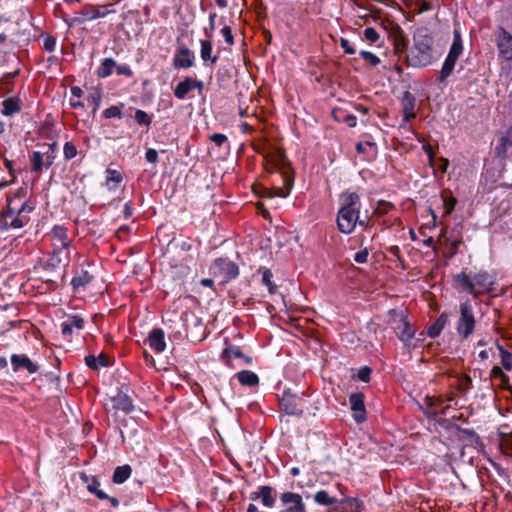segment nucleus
<instances>
[{
    "label": "nucleus",
    "mask_w": 512,
    "mask_h": 512,
    "mask_svg": "<svg viewBox=\"0 0 512 512\" xmlns=\"http://www.w3.org/2000/svg\"><path fill=\"white\" fill-rule=\"evenodd\" d=\"M433 37L426 28H420L413 34V44L406 50V63L414 68H424L432 64Z\"/></svg>",
    "instance_id": "f257e3e1"
},
{
    "label": "nucleus",
    "mask_w": 512,
    "mask_h": 512,
    "mask_svg": "<svg viewBox=\"0 0 512 512\" xmlns=\"http://www.w3.org/2000/svg\"><path fill=\"white\" fill-rule=\"evenodd\" d=\"M341 207L337 213V226L340 232L350 234L354 231L357 223L364 226L365 222L359 220L360 197L356 192H347L341 196Z\"/></svg>",
    "instance_id": "f03ea898"
},
{
    "label": "nucleus",
    "mask_w": 512,
    "mask_h": 512,
    "mask_svg": "<svg viewBox=\"0 0 512 512\" xmlns=\"http://www.w3.org/2000/svg\"><path fill=\"white\" fill-rule=\"evenodd\" d=\"M20 200L18 195H15L8 203L7 209L2 212V227L20 229L24 227L29 221V214L35 209L29 201Z\"/></svg>",
    "instance_id": "7ed1b4c3"
},
{
    "label": "nucleus",
    "mask_w": 512,
    "mask_h": 512,
    "mask_svg": "<svg viewBox=\"0 0 512 512\" xmlns=\"http://www.w3.org/2000/svg\"><path fill=\"white\" fill-rule=\"evenodd\" d=\"M476 327L474 308L470 300L461 302L459 305V318L456 323L458 336L465 340L469 338Z\"/></svg>",
    "instance_id": "20e7f679"
},
{
    "label": "nucleus",
    "mask_w": 512,
    "mask_h": 512,
    "mask_svg": "<svg viewBox=\"0 0 512 512\" xmlns=\"http://www.w3.org/2000/svg\"><path fill=\"white\" fill-rule=\"evenodd\" d=\"M463 52V42L461 33L458 29L453 31V42L448 52V55L442 65L439 75V82H444L453 72L455 64Z\"/></svg>",
    "instance_id": "39448f33"
},
{
    "label": "nucleus",
    "mask_w": 512,
    "mask_h": 512,
    "mask_svg": "<svg viewBox=\"0 0 512 512\" xmlns=\"http://www.w3.org/2000/svg\"><path fill=\"white\" fill-rule=\"evenodd\" d=\"M44 151H34L30 157L31 171L40 173L43 168L48 169L54 163L57 153V143L43 144Z\"/></svg>",
    "instance_id": "423d86ee"
},
{
    "label": "nucleus",
    "mask_w": 512,
    "mask_h": 512,
    "mask_svg": "<svg viewBox=\"0 0 512 512\" xmlns=\"http://www.w3.org/2000/svg\"><path fill=\"white\" fill-rule=\"evenodd\" d=\"M275 166L283 169V182L284 185L282 187H275L271 192H269V197H280V198H286L292 187H293V176L290 174V172L286 169L287 159L285 155L281 152H278L273 159Z\"/></svg>",
    "instance_id": "0eeeda50"
},
{
    "label": "nucleus",
    "mask_w": 512,
    "mask_h": 512,
    "mask_svg": "<svg viewBox=\"0 0 512 512\" xmlns=\"http://www.w3.org/2000/svg\"><path fill=\"white\" fill-rule=\"evenodd\" d=\"M212 274L220 277L223 283L236 279L239 275L238 265L228 258H217L211 265Z\"/></svg>",
    "instance_id": "6e6552de"
},
{
    "label": "nucleus",
    "mask_w": 512,
    "mask_h": 512,
    "mask_svg": "<svg viewBox=\"0 0 512 512\" xmlns=\"http://www.w3.org/2000/svg\"><path fill=\"white\" fill-rule=\"evenodd\" d=\"M302 403L303 397L293 393L290 389H285L280 398L281 409L290 416L301 417L303 415Z\"/></svg>",
    "instance_id": "1a4fd4ad"
},
{
    "label": "nucleus",
    "mask_w": 512,
    "mask_h": 512,
    "mask_svg": "<svg viewBox=\"0 0 512 512\" xmlns=\"http://www.w3.org/2000/svg\"><path fill=\"white\" fill-rule=\"evenodd\" d=\"M462 225L457 224L450 232L444 231L441 237L444 241L449 244V251L445 253V257L450 259L458 253L459 246L463 242L462 240Z\"/></svg>",
    "instance_id": "9d476101"
},
{
    "label": "nucleus",
    "mask_w": 512,
    "mask_h": 512,
    "mask_svg": "<svg viewBox=\"0 0 512 512\" xmlns=\"http://www.w3.org/2000/svg\"><path fill=\"white\" fill-rule=\"evenodd\" d=\"M80 479L86 483L87 490L94 494L100 500H108L113 507L119 506V500L115 497L108 496L103 490L99 489L100 482L95 476H88L81 473Z\"/></svg>",
    "instance_id": "9b49d317"
},
{
    "label": "nucleus",
    "mask_w": 512,
    "mask_h": 512,
    "mask_svg": "<svg viewBox=\"0 0 512 512\" xmlns=\"http://www.w3.org/2000/svg\"><path fill=\"white\" fill-rule=\"evenodd\" d=\"M284 509L281 512H307L302 496L294 492H284L280 495Z\"/></svg>",
    "instance_id": "f8f14e48"
},
{
    "label": "nucleus",
    "mask_w": 512,
    "mask_h": 512,
    "mask_svg": "<svg viewBox=\"0 0 512 512\" xmlns=\"http://www.w3.org/2000/svg\"><path fill=\"white\" fill-rule=\"evenodd\" d=\"M60 327L63 337L70 340L75 331L79 332L84 329L85 320L79 315H67Z\"/></svg>",
    "instance_id": "ddd939ff"
},
{
    "label": "nucleus",
    "mask_w": 512,
    "mask_h": 512,
    "mask_svg": "<svg viewBox=\"0 0 512 512\" xmlns=\"http://www.w3.org/2000/svg\"><path fill=\"white\" fill-rule=\"evenodd\" d=\"M194 53L186 46H180L176 49L173 66L175 69H188L194 66Z\"/></svg>",
    "instance_id": "4468645a"
},
{
    "label": "nucleus",
    "mask_w": 512,
    "mask_h": 512,
    "mask_svg": "<svg viewBox=\"0 0 512 512\" xmlns=\"http://www.w3.org/2000/svg\"><path fill=\"white\" fill-rule=\"evenodd\" d=\"M496 41L499 56L505 60H512V35L500 27L497 32Z\"/></svg>",
    "instance_id": "2eb2a0df"
},
{
    "label": "nucleus",
    "mask_w": 512,
    "mask_h": 512,
    "mask_svg": "<svg viewBox=\"0 0 512 512\" xmlns=\"http://www.w3.org/2000/svg\"><path fill=\"white\" fill-rule=\"evenodd\" d=\"M395 315L397 317V320H395L397 322L395 331L398 338L402 342H409L415 336V329L410 325L407 317L402 312H395Z\"/></svg>",
    "instance_id": "dca6fc26"
},
{
    "label": "nucleus",
    "mask_w": 512,
    "mask_h": 512,
    "mask_svg": "<svg viewBox=\"0 0 512 512\" xmlns=\"http://www.w3.org/2000/svg\"><path fill=\"white\" fill-rule=\"evenodd\" d=\"M363 393H352L349 397V403L354 412L353 418L357 423H363L366 420V410Z\"/></svg>",
    "instance_id": "f3484780"
},
{
    "label": "nucleus",
    "mask_w": 512,
    "mask_h": 512,
    "mask_svg": "<svg viewBox=\"0 0 512 512\" xmlns=\"http://www.w3.org/2000/svg\"><path fill=\"white\" fill-rule=\"evenodd\" d=\"M50 236L53 241V248L69 250L71 241L68 238V230L66 227L55 225L50 232Z\"/></svg>",
    "instance_id": "a211bd4d"
},
{
    "label": "nucleus",
    "mask_w": 512,
    "mask_h": 512,
    "mask_svg": "<svg viewBox=\"0 0 512 512\" xmlns=\"http://www.w3.org/2000/svg\"><path fill=\"white\" fill-rule=\"evenodd\" d=\"M113 409L116 411H122L126 414L131 413L134 410L133 401L127 392L123 390H118L116 395L110 398Z\"/></svg>",
    "instance_id": "6ab92c4d"
},
{
    "label": "nucleus",
    "mask_w": 512,
    "mask_h": 512,
    "mask_svg": "<svg viewBox=\"0 0 512 512\" xmlns=\"http://www.w3.org/2000/svg\"><path fill=\"white\" fill-rule=\"evenodd\" d=\"M11 364L13 366L14 372H17L21 369L27 370L30 374H34L38 371V365L35 364L27 355L25 354H12L11 356Z\"/></svg>",
    "instance_id": "aec40b11"
},
{
    "label": "nucleus",
    "mask_w": 512,
    "mask_h": 512,
    "mask_svg": "<svg viewBox=\"0 0 512 512\" xmlns=\"http://www.w3.org/2000/svg\"><path fill=\"white\" fill-rule=\"evenodd\" d=\"M442 403L443 401L440 398L426 396L420 405V409L428 419L434 420L439 414V407Z\"/></svg>",
    "instance_id": "412c9836"
},
{
    "label": "nucleus",
    "mask_w": 512,
    "mask_h": 512,
    "mask_svg": "<svg viewBox=\"0 0 512 512\" xmlns=\"http://www.w3.org/2000/svg\"><path fill=\"white\" fill-rule=\"evenodd\" d=\"M363 502L358 498L345 497L338 500L337 506H334L331 512H361Z\"/></svg>",
    "instance_id": "4be33fe9"
},
{
    "label": "nucleus",
    "mask_w": 512,
    "mask_h": 512,
    "mask_svg": "<svg viewBox=\"0 0 512 512\" xmlns=\"http://www.w3.org/2000/svg\"><path fill=\"white\" fill-rule=\"evenodd\" d=\"M148 344L156 353H161L166 348L165 333L160 328H154L148 335Z\"/></svg>",
    "instance_id": "5701e85b"
},
{
    "label": "nucleus",
    "mask_w": 512,
    "mask_h": 512,
    "mask_svg": "<svg viewBox=\"0 0 512 512\" xmlns=\"http://www.w3.org/2000/svg\"><path fill=\"white\" fill-rule=\"evenodd\" d=\"M472 285L480 291V296L491 289L493 280L487 272L480 271L472 276Z\"/></svg>",
    "instance_id": "b1692460"
},
{
    "label": "nucleus",
    "mask_w": 512,
    "mask_h": 512,
    "mask_svg": "<svg viewBox=\"0 0 512 512\" xmlns=\"http://www.w3.org/2000/svg\"><path fill=\"white\" fill-rule=\"evenodd\" d=\"M401 104L403 108V114L405 120L409 121L412 118H415V105L416 99L415 96L409 92L405 91L402 95Z\"/></svg>",
    "instance_id": "393cba45"
},
{
    "label": "nucleus",
    "mask_w": 512,
    "mask_h": 512,
    "mask_svg": "<svg viewBox=\"0 0 512 512\" xmlns=\"http://www.w3.org/2000/svg\"><path fill=\"white\" fill-rule=\"evenodd\" d=\"M190 318L198 322V319L195 318L192 313L188 311L182 312L179 322H175L174 327L170 326L171 331L169 333V337L177 340L182 339L184 335L180 328L185 327L186 323L189 321Z\"/></svg>",
    "instance_id": "a878e982"
},
{
    "label": "nucleus",
    "mask_w": 512,
    "mask_h": 512,
    "mask_svg": "<svg viewBox=\"0 0 512 512\" xmlns=\"http://www.w3.org/2000/svg\"><path fill=\"white\" fill-rule=\"evenodd\" d=\"M70 262V251L69 250H63V249H56L53 248V253L51 257L47 261V265L56 268L59 265H68Z\"/></svg>",
    "instance_id": "bb28decb"
},
{
    "label": "nucleus",
    "mask_w": 512,
    "mask_h": 512,
    "mask_svg": "<svg viewBox=\"0 0 512 512\" xmlns=\"http://www.w3.org/2000/svg\"><path fill=\"white\" fill-rule=\"evenodd\" d=\"M2 110L1 113L4 116L10 117L21 111L22 104L21 100L18 97H8L2 102Z\"/></svg>",
    "instance_id": "cd10ccee"
},
{
    "label": "nucleus",
    "mask_w": 512,
    "mask_h": 512,
    "mask_svg": "<svg viewBox=\"0 0 512 512\" xmlns=\"http://www.w3.org/2000/svg\"><path fill=\"white\" fill-rule=\"evenodd\" d=\"M454 279L464 291L472 294L475 298L479 297L480 291L472 285V276L465 272H460L455 275Z\"/></svg>",
    "instance_id": "c85d7f7f"
},
{
    "label": "nucleus",
    "mask_w": 512,
    "mask_h": 512,
    "mask_svg": "<svg viewBox=\"0 0 512 512\" xmlns=\"http://www.w3.org/2000/svg\"><path fill=\"white\" fill-rule=\"evenodd\" d=\"M109 13L110 11H108L105 6H87L79 12V14L84 16L87 20L102 18Z\"/></svg>",
    "instance_id": "c756f323"
},
{
    "label": "nucleus",
    "mask_w": 512,
    "mask_h": 512,
    "mask_svg": "<svg viewBox=\"0 0 512 512\" xmlns=\"http://www.w3.org/2000/svg\"><path fill=\"white\" fill-rule=\"evenodd\" d=\"M241 385L255 387L259 384V378L256 373L249 370H242L236 374Z\"/></svg>",
    "instance_id": "7c9ffc66"
},
{
    "label": "nucleus",
    "mask_w": 512,
    "mask_h": 512,
    "mask_svg": "<svg viewBox=\"0 0 512 512\" xmlns=\"http://www.w3.org/2000/svg\"><path fill=\"white\" fill-rule=\"evenodd\" d=\"M85 364L92 370H97L100 366H109V357L101 353L98 357L94 355H87L85 357Z\"/></svg>",
    "instance_id": "2f4dec72"
},
{
    "label": "nucleus",
    "mask_w": 512,
    "mask_h": 512,
    "mask_svg": "<svg viewBox=\"0 0 512 512\" xmlns=\"http://www.w3.org/2000/svg\"><path fill=\"white\" fill-rule=\"evenodd\" d=\"M200 45H201V50H200L201 59L204 62L210 61L212 64H215L218 61L219 56L218 55L212 56V54H211L212 53V42L208 39L201 40Z\"/></svg>",
    "instance_id": "473e14b6"
},
{
    "label": "nucleus",
    "mask_w": 512,
    "mask_h": 512,
    "mask_svg": "<svg viewBox=\"0 0 512 512\" xmlns=\"http://www.w3.org/2000/svg\"><path fill=\"white\" fill-rule=\"evenodd\" d=\"M132 473V468L130 465H122L115 468L112 481L116 484L124 483Z\"/></svg>",
    "instance_id": "72a5a7b5"
},
{
    "label": "nucleus",
    "mask_w": 512,
    "mask_h": 512,
    "mask_svg": "<svg viewBox=\"0 0 512 512\" xmlns=\"http://www.w3.org/2000/svg\"><path fill=\"white\" fill-rule=\"evenodd\" d=\"M242 357H244V354L242 353L241 348L239 346H235V345H231V346L225 348L221 354L222 360L229 366L231 365L232 359H234V358L241 359Z\"/></svg>",
    "instance_id": "f704fd0d"
},
{
    "label": "nucleus",
    "mask_w": 512,
    "mask_h": 512,
    "mask_svg": "<svg viewBox=\"0 0 512 512\" xmlns=\"http://www.w3.org/2000/svg\"><path fill=\"white\" fill-rule=\"evenodd\" d=\"M114 69H116V61L113 58H105L96 73L99 78H107L112 74Z\"/></svg>",
    "instance_id": "c9c22d12"
},
{
    "label": "nucleus",
    "mask_w": 512,
    "mask_h": 512,
    "mask_svg": "<svg viewBox=\"0 0 512 512\" xmlns=\"http://www.w3.org/2000/svg\"><path fill=\"white\" fill-rule=\"evenodd\" d=\"M193 89L192 78L186 77L183 81L179 82L174 89V95L176 98L182 100L185 99L187 94Z\"/></svg>",
    "instance_id": "e433bc0d"
},
{
    "label": "nucleus",
    "mask_w": 512,
    "mask_h": 512,
    "mask_svg": "<svg viewBox=\"0 0 512 512\" xmlns=\"http://www.w3.org/2000/svg\"><path fill=\"white\" fill-rule=\"evenodd\" d=\"M314 501L322 506H337L338 499L331 497L326 490H320L314 494Z\"/></svg>",
    "instance_id": "4c0bfd02"
},
{
    "label": "nucleus",
    "mask_w": 512,
    "mask_h": 512,
    "mask_svg": "<svg viewBox=\"0 0 512 512\" xmlns=\"http://www.w3.org/2000/svg\"><path fill=\"white\" fill-rule=\"evenodd\" d=\"M512 146V138L509 134L502 135L499 138L498 144L495 147V154L498 157L504 158L507 150Z\"/></svg>",
    "instance_id": "58836bf2"
},
{
    "label": "nucleus",
    "mask_w": 512,
    "mask_h": 512,
    "mask_svg": "<svg viewBox=\"0 0 512 512\" xmlns=\"http://www.w3.org/2000/svg\"><path fill=\"white\" fill-rule=\"evenodd\" d=\"M102 98V92L99 88H93L88 94L86 101L89 107L92 109V113L95 114L100 107Z\"/></svg>",
    "instance_id": "ea45409f"
},
{
    "label": "nucleus",
    "mask_w": 512,
    "mask_h": 512,
    "mask_svg": "<svg viewBox=\"0 0 512 512\" xmlns=\"http://www.w3.org/2000/svg\"><path fill=\"white\" fill-rule=\"evenodd\" d=\"M496 347L500 353L501 357V365L504 370L511 371L512 370V353L507 351L498 340H496Z\"/></svg>",
    "instance_id": "a19ab883"
},
{
    "label": "nucleus",
    "mask_w": 512,
    "mask_h": 512,
    "mask_svg": "<svg viewBox=\"0 0 512 512\" xmlns=\"http://www.w3.org/2000/svg\"><path fill=\"white\" fill-rule=\"evenodd\" d=\"M273 488L271 486H260L259 487V495L262 500V503L266 507H273L275 504V499L272 496Z\"/></svg>",
    "instance_id": "79ce46f5"
},
{
    "label": "nucleus",
    "mask_w": 512,
    "mask_h": 512,
    "mask_svg": "<svg viewBox=\"0 0 512 512\" xmlns=\"http://www.w3.org/2000/svg\"><path fill=\"white\" fill-rule=\"evenodd\" d=\"M93 280V276L88 271H82L79 275L75 276L71 284L74 289L84 287Z\"/></svg>",
    "instance_id": "37998d69"
},
{
    "label": "nucleus",
    "mask_w": 512,
    "mask_h": 512,
    "mask_svg": "<svg viewBox=\"0 0 512 512\" xmlns=\"http://www.w3.org/2000/svg\"><path fill=\"white\" fill-rule=\"evenodd\" d=\"M262 272V283L267 286L270 294H274L277 290V286L272 282V272L268 268H260Z\"/></svg>",
    "instance_id": "c03bdc74"
},
{
    "label": "nucleus",
    "mask_w": 512,
    "mask_h": 512,
    "mask_svg": "<svg viewBox=\"0 0 512 512\" xmlns=\"http://www.w3.org/2000/svg\"><path fill=\"white\" fill-rule=\"evenodd\" d=\"M490 377L492 378H498L501 380V387L504 389H507L509 386L510 378L508 375H506L502 368L499 366H494L490 371Z\"/></svg>",
    "instance_id": "a18cd8bd"
},
{
    "label": "nucleus",
    "mask_w": 512,
    "mask_h": 512,
    "mask_svg": "<svg viewBox=\"0 0 512 512\" xmlns=\"http://www.w3.org/2000/svg\"><path fill=\"white\" fill-rule=\"evenodd\" d=\"M443 200V206L445 209L446 214H450L457 203V199L451 195V193H448L447 191H444L441 195Z\"/></svg>",
    "instance_id": "49530a36"
},
{
    "label": "nucleus",
    "mask_w": 512,
    "mask_h": 512,
    "mask_svg": "<svg viewBox=\"0 0 512 512\" xmlns=\"http://www.w3.org/2000/svg\"><path fill=\"white\" fill-rule=\"evenodd\" d=\"M135 121L139 125L150 126V124L152 122V117L149 114H147L145 111L137 109L135 112Z\"/></svg>",
    "instance_id": "de8ad7c7"
},
{
    "label": "nucleus",
    "mask_w": 512,
    "mask_h": 512,
    "mask_svg": "<svg viewBox=\"0 0 512 512\" xmlns=\"http://www.w3.org/2000/svg\"><path fill=\"white\" fill-rule=\"evenodd\" d=\"M78 151L72 142H66L63 147V154L66 160H71L76 157Z\"/></svg>",
    "instance_id": "09e8293b"
},
{
    "label": "nucleus",
    "mask_w": 512,
    "mask_h": 512,
    "mask_svg": "<svg viewBox=\"0 0 512 512\" xmlns=\"http://www.w3.org/2000/svg\"><path fill=\"white\" fill-rule=\"evenodd\" d=\"M103 116L106 119L121 118L122 117L121 108L119 106H110L109 108H107L103 111Z\"/></svg>",
    "instance_id": "8fccbe9b"
},
{
    "label": "nucleus",
    "mask_w": 512,
    "mask_h": 512,
    "mask_svg": "<svg viewBox=\"0 0 512 512\" xmlns=\"http://www.w3.org/2000/svg\"><path fill=\"white\" fill-rule=\"evenodd\" d=\"M360 56L371 66H377L380 63L379 57L369 51H360Z\"/></svg>",
    "instance_id": "3c124183"
},
{
    "label": "nucleus",
    "mask_w": 512,
    "mask_h": 512,
    "mask_svg": "<svg viewBox=\"0 0 512 512\" xmlns=\"http://www.w3.org/2000/svg\"><path fill=\"white\" fill-rule=\"evenodd\" d=\"M122 179V175L118 171L107 169L106 185H109L111 182L118 184L122 181Z\"/></svg>",
    "instance_id": "603ef678"
},
{
    "label": "nucleus",
    "mask_w": 512,
    "mask_h": 512,
    "mask_svg": "<svg viewBox=\"0 0 512 512\" xmlns=\"http://www.w3.org/2000/svg\"><path fill=\"white\" fill-rule=\"evenodd\" d=\"M363 35L365 40H367L370 43H376L380 38L378 32L372 27L366 28L364 30Z\"/></svg>",
    "instance_id": "864d4df0"
},
{
    "label": "nucleus",
    "mask_w": 512,
    "mask_h": 512,
    "mask_svg": "<svg viewBox=\"0 0 512 512\" xmlns=\"http://www.w3.org/2000/svg\"><path fill=\"white\" fill-rule=\"evenodd\" d=\"M371 368L368 367V366H363L359 369L358 373H357V378L360 380V381H363V382H369L370 380V375H371Z\"/></svg>",
    "instance_id": "5fc2aeb1"
},
{
    "label": "nucleus",
    "mask_w": 512,
    "mask_h": 512,
    "mask_svg": "<svg viewBox=\"0 0 512 512\" xmlns=\"http://www.w3.org/2000/svg\"><path fill=\"white\" fill-rule=\"evenodd\" d=\"M369 256L368 248H364L354 255V261L359 264H364L367 262Z\"/></svg>",
    "instance_id": "6e6d98bb"
},
{
    "label": "nucleus",
    "mask_w": 512,
    "mask_h": 512,
    "mask_svg": "<svg viewBox=\"0 0 512 512\" xmlns=\"http://www.w3.org/2000/svg\"><path fill=\"white\" fill-rule=\"evenodd\" d=\"M209 139L218 147H221L224 143L227 142V136L222 133H214L209 137Z\"/></svg>",
    "instance_id": "4d7b16f0"
},
{
    "label": "nucleus",
    "mask_w": 512,
    "mask_h": 512,
    "mask_svg": "<svg viewBox=\"0 0 512 512\" xmlns=\"http://www.w3.org/2000/svg\"><path fill=\"white\" fill-rule=\"evenodd\" d=\"M221 33L226 41V43L228 45H233L234 44V37L232 35V30L230 27L228 26H224L222 29H221Z\"/></svg>",
    "instance_id": "13d9d810"
},
{
    "label": "nucleus",
    "mask_w": 512,
    "mask_h": 512,
    "mask_svg": "<svg viewBox=\"0 0 512 512\" xmlns=\"http://www.w3.org/2000/svg\"><path fill=\"white\" fill-rule=\"evenodd\" d=\"M145 158L149 163L156 164L158 162V152L153 148H149L146 150Z\"/></svg>",
    "instance_id": "bf43d9fd"
},
{
    "label": "nucleus",
    "mask_w": 512,
    "mask_h": 512,
    "mask_svg": "<svg viewBox=\"0 0 512 512\" xmlns=\"http://www.w3.org/2000/svg\"><path fill=\"white\" fill-rule=\"evenodd\" d=\"M366 147H369V148L373 149L374 151L376 150V144L374 142L366 141L364 143L363 142L357 143L356 144V151L359 154L364 153Z\"/></svg>",
    "instance_id": "052dcab7"
},
{
    "label": "nucleus",
    "mask_w": 512,
    "mask_h": 512,
    "mask_svg": "<svg viewBox=\"0 0 512 512\" xmlns=\"http://www.w3.org/2000/svg\"><path fill=\"white\" fill-rule=\"evenodd\" d=\"M442 330L437 326L436 322L432 323L427 330V335L434 339L441 334Z\"/></svg>",
    "instance_id": "680f3d73"
},
{
    "label": "nucleus",
    "mask_w": 512,
    "mask_h": 512,
    "mask_svg": "<svg viewBox=\"0 0 512 512\" xmlns=\"http://www.w3.org/2000/svg\"><path fill=\"white\" fill-rule=\"evenodd\" d=\"M116 71H117L118 75H124L127 77H131L133 75V72L128 65H117L116 64Z\"/></svg>",
    "instance_id": "e2e57ef3"
},
{
    "label": "nucleus",
    "mask_w": 512,
    "mask_h": 512,
    "mask_svg": "<svg viewBox=\"0 0 512 512\" xmlns=\"http://www.w3.org/2000/svg\"><path fill=\"white\" fill-rule=\"evenodd\" d=\"M449 321V314L446 312H443L440 314V316L435 320L438 327H440L441 330L444 329L445 325Z\"/></svg>",
    "instance_id": "0e129e2a"
},
{
    "label": "nucleus",
    "mask_w": 512,
    "mask_h": 512,
    "mask_svg": "<svg viewBox=\"0 0 512 512\" xmlns=\"http://www.w3.org/2000/svg\"><path fill=\"white\" fill-rule=\"evenodd\" d=\"M340 45L341 47L343 48L344 52L346 54H354L355 53V49L354 47L351 45V43L349 42V40L345 39V38H341L340 40Z\"/></svg>",
    "instance_id": "69168bd1"
},
{
    "label": "nucleus",
    "mask_w": 512,
    "mask_h": 512,
    "mask_svg": "<svg viewBox=\"0 0 512 512\" xmlns=\"http://www.w3.org/2000/svg\"><path fill=\"white\" fill-rule=\"evenodd\" d=\"M56 46V40L55 38L49 36L44 39V48L48 52L54 51Z\"/></svg>",
    "instance_id": "338daca9"
},
{
    "label": "nucleus",
    "mask_w": 512,
    "mask_h": 512,
    "mask_svg": "<svg viewBox=\"0 0 512 512\" xmlns=\"http://www.w3.org/2000/svg\"><path fill=\"white\" fill-rule=\"evenodd\" d=\"M335 118L340 120L336 115ZM349 127H355L356 126V117L352 114H346L342 119Z\"/></svg>",
    "instance_id": "774afa93"
}]
</instances>
